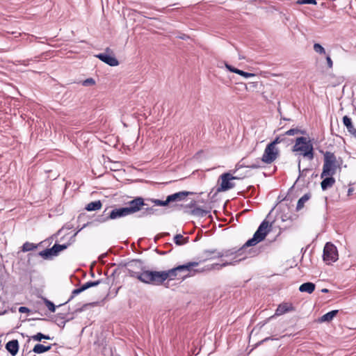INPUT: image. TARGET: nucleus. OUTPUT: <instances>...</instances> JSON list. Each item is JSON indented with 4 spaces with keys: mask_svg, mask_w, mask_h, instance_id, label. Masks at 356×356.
Segmentation results:
<instances>
[{
    "mask_svg": "<svg viewBox=\"0 0 356 356\" xmlns=\"http://www.w3.org/2000/svg\"><path fill=\"white\" fill-rule=\"evenodd\" d=\"M199 262H188L184 265L178 266L175 268L165 271L143 270L141 273L134 271L131 268H128L129 275L131 277L137 278L143 283L153 285H161L166 280H175L182 273H187L189 275L192 271L197 272L193 270V268L197 266Z\"/></svg>",
    "mask_w": 356,
    "mask_h": 356,
    "instance_id": "1",
    "label": "nucleus"
},
{
    "mask_svg": "<svg viewBox=\"0 0 356 356\" xmlns=\"http://www.w3.org/2000/svg\"><path fill=\"white\" fill-rule=\"evenodd\" d=\"M313 145L311 140L305 137H298L293 147V152H300L305 157L312 160L314 158Z\"/></svg>",
    "mask_w": 356,
    "mask_h": 356,
    "instance_id": "2",
    "label": "nucleus"
},
{
    "mask_svg": "<svg viewBox=\"0 0 356 356\" xmlns=\"http://www.w3.org/2000/svg\"><path fill=\"white\" fill-rule=\"evenodd\" d=\"M270 227L268 221L264 220L254 234L253 237L245 243L243 248L253 246L262 241L270 232Z\"/></svg>",
    "mask_w": 356,
    "mask_h": 356,
    "instance_id": "3",
    "label": "nucleus"
},
{
    "mask_svg": "<svg viewBox=\"0 0 356 356\" xmlns=\"http://www.w3.org/2000/svg\"><path fill=\"white\" fill-rule=\"evenodd\" d=\"M336 157L334 154L330 152H326L324 154V164L321 178L326 176H333L336 172Z\"/></svg>",
    "mask_w": 356,
    "mask_h": 356,
    "instance_id": "4",
    "label": "nucleus"
},
{
    "mask_svg": "<svg viewBox=\"0 0 356 356\" xmlns=\"http://www.w3.org/2000/svg\"><path fill=\"white\" fill-rule=\"evenodd\" d=\"M239 178L236 176H233L230 172H225L222 174L218 179L219 187L217 188L218 192H223L227 191L233 188L235 186V184L233 182L235 179H238Z\"/></svg>",
    "mask_w": 356,
    "mask_h": 356,
    "instance_id": "5",
    "label": "nucleus"
},
{
    "mask_svg": "<svg viewBox=\"0 0 356 356\" xmlns=\"http://www.w3.org/2000/svg\"><path fill=\"white\" fill-rule=\"evenodd\" d=\"M337 248L331 243H327L323 249V261L327 264H331L338 259Z\"/></svg>",
    "mask_w": 356,
    "mask_h": 356,
    "instance_id": "6",
    "label": "nucleus"
},
{
    "mask_svg": "<svg viewBox=\"0 0 356 356\" xmlns=\"http://www.w3.org/2000/svg\"><path fill=\"white\" fill-rule=\"evenodd\" d=\"M188 195V192L181 191L168 195L166 200L164 201L154 199H150L147 201L153 202L156 206L163 207L166 206L168 203L172 202L181 201L184 200Z\"/></svg>",
    "mask_w": 356,
    "mask_h": 356,
    "instance_id": "7",
    "label": "nucleus"
},
{
    "mask_svg": "<svg viewBox=\"0 0 356 356\" xmlns=\"http://www.w3.org/2000/svg\"><path fill=\"white\" fill-rule=\"evenodd\" d=\"M278 154L279 152L276 147L269 143L264 150L261 160L266 163H271L277 159Z\"/></svg>",
    "mask_w": 356,
    "mask_h": 356,
    "instance_id": "8",
    "label": "nucleus"
},
{
    "mask_svg": "<svg viewBox=\"0 0 356 356\" xmlns=\"http://www.w3.org/2000/svg\"><path fill=\"white\" fill-rule=\"evenodd\" d=\"M143 206H149V204L145 202L142 197H136L134 200L129 202L126 208L131 215L140 211Z\"/></svg>",
    "mask_w": 356,
    "mask_h": 356,
    "instance_id": "9",
    "label": "nucleus"
},
{
    "mask_svg": "<svg viewBox=\"0 0 356 356\" xmlns=\"http://www.w3.org/2000/svg\"><path fill=\"white\" fill-rule=\"evenodd\" d=\"M109 52H111V50L109 48H107L106 49V53L99 54L97 55L96 57L110 66L114 67L118 65V60L114 56L108 54V53Z\"/></svg>",
    "mask_w": 356,
    "mask_h": 356,
    "instance_id": "10",
    "label": "nucleus"
},
{
    "mask_svg": "<svg viewBox=\"0 0 356 356\" xmlns=\"http://www.w3.org/2000/svg\"><path fill=\"white\" fill-rule=\"evenodd\" d=\"M130 215L126 207L113 209L108 216L110 219H116Z\"/></svg>",
    "mask_w": 356,
    "mask_h": 356,
    "instance_id": "11",
    "label": "nucleus"
},
{
    "mask_svg": "<svg viewBox=\"0 0 356 356\" xmlns=\"http://www.w3.org/2000/svg\"><path fill=\"white\" fill-rule=\"evenodd\" d=\"M204 254L205 257L209 259L216 258V257H222L224 256H229L233 254L230 250L226 251L225 253L217 252L216 250H206Z\"/></svg>",
    "mask_w": 356,
    "mask_h": 356,
    "instance_id": "12",
    "label": "nucleus"
},
{
    "mask_svg": "<svg viewBox=\"0 0 356 356\" xmlns=\"http://www.w3.org/2000/svg\"><path fill=\"white\" fill-rule=\"evenodd\" d=\"M225 67L230 72H234V73H236L237 74H239L245 78H250V77H253L255 76L254 74L253 73H248V72H245L244 71H242L241 70H238L237 68H235L233 66L227 64V63H225Z\"/></svg>",
    "mask_w": 356,
    "mask_h": 356,
    "instance_id": "13",
    "label": "nucleus"
},
{
    "mask_svg": "<svg viewBox=\"0 0 356 356\" xmlns=\"http://www.w3.org/2000/svg\"><path fill=\"white\" fill-rule=\"evenodd\" d=\"M8 351L13 356H15L19 350V343L17 340H12L8 341L6 346Z\"/></svg>",
    "mask_w": 356,
    "mask_h": 356,
    "instance_id": "14",
    "label": "nucleus"
},
{
    "mask_svg": "<svg viewBox=\"0 0 356 356\" xmlns=\"http://www.w3.org/2000/svg\"><path fill=\"white\" fill-rule=\"evenodd\" d=\"M321 181V188L323 191L327 190L329 188H331L334 184L335 183V179L332 177V176H326Z\"/></svg>",
    "mask_w": 356,
    "mask_h": 356,
    "instance_id": "15",
    "label": "nucleus"
},
{
    "mask_svg": "<svg viewBox=\"0 0 356 356\" xmlns=\"http://www.w3.org/2000/svg\"><path fill=\"white\" fill-rule=\"evenodd\" d=\"M343 124L346 127L348 131L353 135L356 136V128L352 124L351 119L348 116H344L343 118Z\"/></svg>",
    "mask_w": 356,
    "mask_h": 356,
    "instance_id": "16",
    "label": "nucleus"
},
{
    "mask_svg": "<svg viewBox=\"0 0 356 356\" xmlns=\"http://www.w3.org/2000/svg\"><path fill=\"white\" fill-rule=\"evenodd\" d=\"M338 310H332L323 315L318 320V322H330L337 314Z\"/></svg>",
    "mask_w": 356,
    "mask_h": 356,
    "instance_id": "17",
    "label": "nucleus"
},
{
    "mask_svg": "<svg viewBox=\"0 0 356 356\" xmlns=\"http://www.w3.org/2000/svg\"><path fill=\"white\" fill-rule=\"evenodd\" d=\"M315 289V284L312 282H306L301 284L299 287V290L301 292H306L312 293Z\"/></svg>",
    "mask_w": 356,
    "mask_h": 356,
    "instance_id": "18",
    "label": "nucleus"
},
{
    "mask_svg": "<svg viewBox=\"0 0 356 356\" xmlns=\"http://www.w3.org/2000/svg\"><path fill=\"white\" fill-rule=\"evenodd\" d=\"M102 207V204L101 201L97 200L88 203L86 207V209L88 211H97L101 209Z\"/></svg>",
    "mask_w": 356,
    "mask_h": 356,
    "instance_id": "19",
    "label": "nucleus"
},
{
    "mask_svg": "<svg viewBox=\"0 0 356 356\" xmlns=\"http://www.w3.org/2000/svg\"><path fill=\"white\" fill-rule=\"evenodd\" d=\"M291 308L292 307H291V305H289L287 303L281 304L277 308V309L275 311V315L276 316L282 315V314H285L286 312L290 311L291 309Z\"/></svg>",
    "mask_w": 356,
    "mask_h": 356,
    "instance_id": "20",
    "label": "nucleus"
},
{
    "mask_svg": "<svg viewBox=\"0 0 356 356\" xmlns=\"http://www.w3.org/2000/svg\"><path fill=\"white\" fill-rule=\"evenodd\" d=\"M51 348V346H45L42 344L38 343L34 346L33 351L35 353L40 354L49 350Z\"/></svg>",
    "mask_w": 356,
    "mask_h": 356,
    "instance_id": "21",
    "label": "nucleus"
},
{
    "mask_svg": "<svg viewBox=\"0 0 356 356\" xmlns=\"http://www.w3.org/2000/svg\"><path fill=\"white\" fill-rule=\"evenodd\" d=\"M174 241L177 245H181L187 243L188 242V238H184L181 234H177L174 237Z\"/></svg>",
    "mask_w": 356,
    "mask_h": 356,
    "instance_id": "22",
    "label": "nucleus"
},
{
    "mask_svg": "<svg viewBox=\"0 0 356 356\" xmlns=\"http://www.w3.org/2000/svg\"><path fill=\"white\" fill-rule=\"evenodd\" d=\"M310 198V195L309 194L304 195L301 198L299 199L297 204V209L300 210L303 207L305 203Z\"/></svg>",
    "mask_w": 356,
    "mask_h": 356,
    "instance_id": "23",
    "label": "nucleus"
},
{
    "mask_svg": "<svg viewBox=\"0 0 356 356\" xmlns=\"http://www.w3.org/2000/svg\"><path fill=\"white\" fill-rule=\"evenodd\" d=\"M89 288H90V286L89 282H88L85 283L84 284H83L80 288L74 289L72 291V294L74 296L78 295Z\"/></svg>",
    "mask_w": 356,
    "mask_h": 356,
    "instance_id": "24",
    "label": "nucleus"
},
{
    "mask_svg": "<svg viewBox=\"0 0 356 356\" xmlns=\"http://www.w3.org/2000/svg\"><path fill=\"white\" fill-rule=\"evenodd\" d=\"M32 339L37 341H40L42 339H50L49 336L44 335L40 332H38V334L33 335L31 337Z\"/></svg>",
    "mask_w": 356,
    "mask_h": 356,
    "instance_id": "25",
    "label": "nucleus"
},
{
    "mask_svg": "<svg viewBox=\"0 0 356 356\" xmlns=\"http://www.w3.org/2000/svg\"><path fill=\"white\" fill-rule=\"evenodd\" d=\"M67 245H59V244H55L53 247H52V250L54 252V254H57L58 252H60V251L65 250L67 248Z\"/></svg>",
    "mask_w": 356,
    "mask_h": 356,
    "instance_id": "26",
    "label": "nucleus"
},
{
    "mask_svg": "<svg viewBox=\"0 0 356 356\" xmlns=\"http://www.w3.org/2000/svg\"><path fill=\"white\" fill-rule=\"evenodd\" d=\"M35 248H36V245H35L33 243L26 242L22 246V251L28 252V251L33 250Z\"/></svg>",
    "mask_w": 356,
    "mask_h": 356,
    "instance_id": "27",
    "label": "nucleus"
},
{
    "mask_svg": "<svg viewBox=\"0 0 356 356\" xmlns=\"http://www.w3.org/2000/svg\"><path fill=\"white\" fill-rule=\"evenodd\" d=\"M314 50L320 54H325V50L320 44L315 43L314 44Z\"/></svg>",
    "mask_w": 356,
    "mask_h": 356,
    "instance_id": "28",
    "label": "nucleus"
},
{
    "mask_svg": "<svg viewBox=\"0 0 356 356\" xmlns=\"http://www.w3.org/2000/svg\"><path fill=\"white\" fill-rule=\"evenodd\" d=\"M40 255L44 258H47L49 256L55 255V254H54V252L52 250V248H51L50 249H47L45 250L40 252Z\"/></svg>",
    "mask_w": 356,
    "mask_h": 356,
    "instance_id": "29",
    "label": "nucleus"
},
{
    "mask_svg": "<svg viewBox=\"0 0 356 356\" xmlns=\"http://www.w3.org/2000/svg\"><path fill=\"white\" fill-rule=\"evenodd\" d=\"M298 134H302V132L300 129L295 128V129H291L288 130L287 131L285 132L284 135L294 136Z\"/></svg>",
    "mask_w": 356,
    "mask_h": 356,
    "instance_id": "30",
    "label": "nucleus"
},
{
    "mask_svg": "<svg viewBox=\"0 0 356 356\" xmlns=\"http://www.w3.org/2000/svg\"><path fill=\"white\" fill-rule=\"evenodd\" d=\"M45 305L47 307L49 310L51 312H54L56 310V307L53 302L48 300H44Z\"/></svg>",
    "mask_w": 356,
    "mask_h": 356,
    "instance_id": "31",
    "label": "nucleus"
},
{
    "mask_svg": "<svg viewBox=\"0 0 356 356\" xmlns=\"http://www.w3.org/2000/svg\"><path fill=\"white\" fill-rule=\"evenodd\" d=\"M95 81L92 78H88L86 80H84L82 83L83 86H93L95 85Z\"/></svg>",
    "mask_w": 356,
    "mask_h": 356,
    "instance_id": "32",
    "label": "nucleus"
},
{
    "mask_svg": "<svg viewBox=\"0 0 356 356\" xmlns=\"http://www.w3.org/2000/svg\"><path fill=\"white\" fill-rule=\"evenodd\" d=\"M284 135H282V136H277L272 143H270V144H272L273 146H276L277 144L278 143H280L282 141H283L284 140Z\"/></svg>",
    "mask_w": 356,
    "mask_h": 356,
    "instance_id": "33",
    "label": "nucleus"
},
{
    "mask_svg": "<svg viewBox=\"0 0 356 356\" xmlns=\"http://www.w3.org/2000/svg\"><path fill=\"white\" fill-rule=\"evenodd\" d=\"M248 84H249V87L248 86H245V90L247 91H249L251 89H255L257 88V86H258L257 82H250Z\"/></svg>",
    "mask_w": 356,
    "mask_h": 356,
    "instance_id": "34",
    "label": "nucleus"
},
{
    "mask_svg": "<svg viewBox=\"0 0 356 356\" xmlns=\"http://www.w3.org/2000/svg\"><path fill=\"white\" fill-rule=\"evenodd\" d=\"M299 4H316V0H298Z\"/></svg>",
    "mask_w": 356,
    "mask_h": 356,
    "instance_id": "35",
    "label": "nucleus"
},
{
    "mask_svg": "<svg viewBox=\"0 0 356 356\" xmlns=\"http://www.w3.org/2000/svg\"><path fill=\"white\" fill-rule=\"evenodd\" d=\"M158 211L156 209H154L153 207H147L146 208V215H152L155 214Z\"/></svg>",
    "mask_w": 356,
    "mask_h": 356,
    "instance_id": "36",
    "label": "nucleus"
},
{
    "mask_svg": "<svg viewBox=\"0 0 356 356\" xmlns=\"http://www.w3.org/2000/svg\"><path fill=\"white\" fill-rule=\"evenodd\" d=\"M326 61H327V67L329 68H332V67H333V62H332V59H331L330 56H327L326 57Z\"/></svg>",
    "mask_w": 356,
    "mask_h": 356,
    "instance_id": "37",
    "label": "nucleus"
},
{
    "mask_svg": "<svg viewBox=\"0 0 356 356\" xmlns=\"http://www.w3.org/2000/svg\"><path fill=\"white\" fill-rule=\"evenodd\" d=\"M230 264H232V262H230V263H224V264H222L221 265L215 264V265L213 266V268H214L215 267H218V269H219V268H220L222 267H224V266H226L227 265H230Z\"/></svg>",
    "mask_w": 356,
    "mask_h": 356,
    "instance_id": "38",
    "label": "nucleus"
},
{
    "mask_svg": "<svg viewBox=\"0 0 356 356\" xmlns=\"http://www.w3.org/2000/svg\"><path fill=\"white\" fill-rule=\"evenodd\" d=\"M19 312L20 313H26V312H29V309L27 307H20L19 308Z\"/></svg>",
    "mask_w": 356,
    "mask_h": 356,
    "instance_id": "39",
    "label": "nucleus"
},
{
    "mask_svg": "<svg viewBox=\"0 0 356 356\" xmlns=\"http://www.w3.org/2000/svg\"><path fill=\"white\" fill-rule=\"evenodd\" d=\"M100 282H101V281H100V280H97V281H95V282H89L90 286V287L96 286H97L99 284H100Z\"/></svg>",
    "mask_w": 356,
    "mask_h": 356,
    "instance_id": "40",
    "label": "nucleus"
},
{
    "mask_svg": "<svg viewBox=\"0 0 356 356\" xmlns=\"http://www.w3.org/2000/svg\"><path fill=\"white\" fill-rule=\"evenodd\" d=\"M322 292H323V293H327V292H328V289H322Z\"/></svg>",
    "mask_w": 356,
    "mask_h": 356,
    "instance_id": "41",
    "label": "nucleus"
},
{
    "mask_svg": "<svg viewBox=\"0 0 356 356\" xmlns=\"http://www.w3.org/2000/svg\"><path fill=\"white\" fill-rule=\"evenodd\" d=\"M251 168H258V166H257V165H252V166H251Z\"/></svg>",
    "mask_w": 356,
    "mask_h": 356,
    "instance_id": "42",
    "label": "nucleus"
},
{
    "mask_svg": "<svg viewBox=\"0 0 356 356\" xmlns=\"http://www.w3.org/2000/svg\"><path fill=\"white\" fill-rule=\"evenodd\" d=\"M185 38H186L185 35L180 36V38H181V39H185Z\"/></svg>",
    "mask_w": 356,
    "mask_h": 356,
    "instance_id": "43",
    "label": "nucleus"
},
{
    "mask_svg": "<svg viewBox=\"0 0 356 356\" xmlns=\"http://www.w3.org/2000/svg\"><path fill=\"white\" fill-rule=\"evenodd\" d=\"M300 161H299L298 168H299V170L300 171Z\"/></svg>",
    "mask_w": 356,
    "mask_h": 356,
    "instance_id": "44",
    "label": "nucleus"
},
{
    "mask_svg": "<svg viewBox=\"0 0 356 356\" xmlns=\"http://www.w3.org/2000/svg\"><path fill=\"white\" fill-rule=\"evenodd\" d=\"M352 192V190L351 189H349L348 190V194H350V193Z\"/></svg>",
    "mask_w": 356,
    "mask_h": 356,
    "instance_id": "45",
    "label": "nucleus"
},
{
    "mask_svg": "<svg viewBox=\"0 0 356 356\" xmlns=\"http://www.w3.org/2000/svg\"><path fill=\"white\" fill-rule=\"evenodd\" d=\"M236 169H238L240 167L237 165H236Z\"/></svg>",
    "mask_w": 356,
    "mask_h": 356,
    "instance_id": "46",
    "label": "nucleus"
},
{
    "mask_svg": "<svg viewBox=\"0 0 356 356\" xmlns=\"http://www.w3.org/2000/svg\"><path fill=\"white\" fill-rule=\"evenodd\" d=\"M268 339H269V338H266L264 341H267Z\"/></svg>",
    "mask_w": 356,
    "mask_h": 356,
    "instance_id": "47",
    "label": "nucleus"
}]
</instances>
